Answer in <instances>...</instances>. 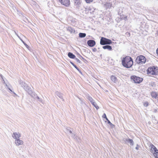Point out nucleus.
I'll list each match as a JSON object with an SVG mask.
<instances>
[{"mask_svg": "<svg viewBox=\"0 0 158 158\" xmlns=\"http://www.w3.org/2000/svg\"><path fill=\"white\" fill-rule=\"evenodd\" d=\"M133 59L130 56H126L123 58L122 60L123 65L126 68L131 67L133 65Z\"/></svg>", "mask_w": 158, "mask_h": 158, "instance_id": "obj_1", "label": "nucleus"}, {"mask_svg": "<svg viewBox=\"0 0 158 158\" xmlns=\"http://www.w3.org/2000/svg\"><path fill=\"white\" fill-rule=\"evenodd\" d=\"M146 61L145 57L142 55L137 56L135 60L136 63L139 65L143 64L146 63Z\"/></svg>", "mask_w": 158, "mask_h": 158, "instance_id": "obj_2", "label": "nucleus"}, {"mask_svg": "<svg viewBox=\"0 0 158 158\" xmlns=\"http://www.w3.org/2000/svg\"><path fill=\"white\" fill-rule=\"evenodd\" d=\"M147 72L149 75H157L158 74V68L155 66L150 67L147 70Z\"/></svg>", "mask_w": 158, "mask_h": 158, "instance_id": "obj_3", "label": "nucleus"}, {"mask_svg": "<svg viewBox=\"0 0 158 158\" xmlns=\"http://www.w3.org/2000/svg\"><path fill=\"white\" fill-rule=\"evenodd\" d=\"M150 147L151 148L150 149V152L153 153V151H154L153 153V155L155 158H158V150L152 144H150Z\"/></svg>", "mask_w": 158, "mask_h": 158, "instance_id": "obj_4", "label": "nucleus"}, {"mask_svg": "<svg viewBox=\"0 0 158 158\" xmlns=\"http://www.w3.org/2000/svg\"><path fill=\"white\" fill-rule=\"evenodd\" d=\"M131 79L135 83L138 84L141 83L143 81V78L135 75L131 76Z\"/></svg>", "mask_w": 158, "mask_h": 158, "instance_id": "obj_5", "label": "nucleus"}, {"mask_svg": "<svg viewBox=\"0 0 158 158\" xmlns=\"http://www.w3.org/2000/svg\"><path fill=\"white\" fill-rule=\"evenodd\" d=\"M112 43L111 40L109 39L104 37H102L100 40V43L102 45L108 44H110Z\"/></svg>", "mask_w": 158, "mask_h": 158, "instance_id": "obj_6", "label": "nucleus"}, {"mask_svg": "<svg viewBox=\"0 0 158 158\" xmlns=\"http://www.w3.org/2000/svg\"><path fill=\"white\" fill-rule=\"evenodd\" d=\"M96 44L95 41L93 40H89L87 41V44L90 47L94 46Z\"/></svg>", "mask_w": 158, "mask_h": 158, "instance_id": "obj_7", "label": "nucleus"}, {"mask_svg": "<svg viewBox=\"0 0 158 158\" xmlns=\"http://www.w3.org/2000/svg\"><path fill=\"white\" fill-rule=\"evenodd\" d=\"M63 5L68 6L70 5L69 1H59Z\"/></svg>", "mask_w": 158, "mask_h": 158, "instance_id": "obj_8", "label": "nucleus"}, {"mask_svg": "<svg viewBox=\"0 0 158 158\" xmlns=\"http://www.w3.org/2000/svg\"><path fill=\"white\" fill-rule=\"evenodd\" d=\"M15 143L17 145L19 146L20 145L23 144V142L22 140H20L19 139H17L15 140Z\"/></svg>", "mask_w": 158, "mask_h": 158, "instance_id": "obj_9", "label": "nucleus"}, {"mask_svg": "<svg viewBox=\"0 0 158 158\" xmlns=\"http://www.w3.org/2000/svg\"><path fill=\"white\" fill-rule=\"evenodd\" d=\"M151 95L152 97L153 98L156 99L158 98V94L156 92H152L151 93Z\"/></svg>", "mask_w": 158, "mask_h": 158, "instance_id": "obj_10", "label": "nucleus"}, {"mask_svg": "<svg viewBox=\"0 0 158 158\" xmlns=\"http://www.w3.org/2000/svg\"><path fill=\"white\" fill-rule=\"evenodd\" d=\"M12 136L14 138L17 139L20 137V135L19 133H14Z\"/></svg>", "mask_w": 158, "mask_h": 158, "instance_id": "obj_11", "label": "nucleus"}, {"mask_svg": "<svg viewBox=\"0 0 158 158\" xmlns=\"http://www.w3.org/2000/svg\"><path fill=\"white\" fill-rule=\"evenodd\" d=\"M110 79L114 83H116L118 80L117 77L114 75H112L111 76Z\"/></svg>", "mask_w": 158, "mask_h": 158, "instance_id": "obj_12", "label": "nucleus"}, {"mask_svg": "<svg viewBox=\"0 0 158 158\" xmlns=\"http://www.w3.org/2000/svg\"><path fill=\"white\" fill-rule=\"evenodd\" d=\"M67 30L71 33H74L75 31L72 27H69L67 28Z\"/></svg>", "mask_w": 158, "mask_h": 158, "instance_id": "obj_13", "label": "nucleus"}, {"mask_svg": "<svg viewBox=\"0 0 158 158\" xmlns=\"http://www.w3.org/2000/svg\"><path fill=\"white\" fill-rule=\"evenodd\" d=\"M102 48L104 49H107L110 51L112 49L111 47L108 45L103 46Z\"/></svg>", "mask_w": 158, "mask_h": 158, "instance_id": "obj_14", "label": "nucleus"}, {"mask_svg": "<svg viewBox=\"0 0 158 158\" xmlns=\"http://www.w3.org/2000/svg\"><path fill=\"white\" fill-rule=\"evenodd\" d=\"M68 56L72 59H74L75 58L76 56L75 55L73 54L72 53L69 52L68 54Z\"/></svg>", "mask_w": 158, "mask_h": 158, "instance_id": "obj_15", "label": "nucleus"}, {"mask_svg": "<svg viewBox=\"0 0 158 158\" xmlns=\"http://www.w3.org/2000/svg\"><path fill=\"white\" fill-rule=\"evenodd\" d=\"M91 103L92 105L96 108L97 109H98L99 108V107L96 104L95 102H93V101L91 102Z\"/></svg>", "mask_w": 158, "mask_h": 158, "instance_id": "obj_16", "label": "nucleus"}, {"mask_svg": "<svg viewBox=\"0 0 158 158\" xmlns=\"http://www.w3.org/2000/svg\"><path fill=\"white\" fill-rule=\"evenodd\" d=\"M86 34L84 33H80L79 34V36L81 38L85 37L86 36Z\"/></svg>", "mask_w": 158, "mask_h": 158, "instance_id": "obj_17", "label": "nucleus"}, {"mask_svg": "<svg viewBox=\"0 0 158 158\" xmlns=\"http://www.w3.org/2000/svg\"><path fill=\"white\" fill-rule=\"evenodd\" d=\"M71 64L76 69H77L78 71H79V69L74 64H73L72 62H70Z\"/></svg>", "mask_w": 158, "mask_h": 158, "instance_id": "obj_18", "label": "nucleus"}, {"mask_svg": "<svg viewBox=\"0 0 158 158\" xmlns=\"http://www.w3.org/2000/svg\"><path fill=\"white\" fill-rule=\"evenodd\" d=\"M127 141L128 142H130L131 144V145L133 144V141L132 139H128Z\"/></svg>", "mask_w": 158, "mask_h": 158, "instance_id": "obj_19", "label": "nucleus"}, {"mask_svg": "<svg viewBox=\"0 0 158 158\" xmlns=\"http://www.w3.org/2000/svg\"><path fill=\"white\" fill-rule=\"evenodd\" d=\"M148 102H145L144 103L143 105L145 107H147L148 106Z\"/></svg>", "mask_w": 158, "mask_h": 158, "instance_id": "obj_20", "label": "nucleus"}, {"mask_svg": "<svg viewBox=\"0 0 158 158\" xmlns=\"http://www.w3.org/2000/svg\"><path fill=\"white\" fill-rule=\"evenodd\" d=\"M102 118H106H106H107V117H106V114H105V113H104V114H103V115H102Z\"/></svg>", "mask_w": 158, "mask_h": 158, "instance_id": "obj_21", "label": "nucleus"}, {"mask_svg": "<svg viewBox=\"0 0 158 158\" xmlns=\"http://www.w3.org/2000/svg\"><path fill=\"white\" fill-rule=\"evenodd\" d=\"M106 119L107 121V122L108 124H109L110 125L112 124L111 123L110 121L108 120V119L107 118H106Z\"/></svg>", "mask_w": 158, "mask_h": 158, "instance_id": "obj_22", "label": "nucleus"}, {"mask_svg": "<svg viewBox=\"0 0 158 158\" xmlns=\"http://www.w3.org/2000/svg\"><path fill=\"white\" fill-rule=\"evenodd\" d=\"M23 43L27 48H28L29 47V46L27 44L25 43L24 42H23Z\"/></svg>", "mask_w": 158, "mask_h": 158, "instance_id": "obj_23", "label": "nucleus"}, {"mask_svg": "<svg viewBox=\"0 0 158 158\" xmlns=\"http://www.w3.org/2000/svg\"><path fill=\"white\" fill-rule=\"evenodd\" d=\"M76 60L77 61V62H78L79 63H81L80 60H79L78 59L76 58Z\"/></svg>", "mask_w": 158, "mask_h": 158, "instance_id": "obj_24", "label": "nucleus"}, {"mask_svg": "<svg viewBox=\"0 0 158 158\" xmlns=\"http://www.w3.org/2000/svg\"><path fill=\"white\" fill-rule=\"evenodd\" d=\"M92 1H86V2L87 3H90V2H91Z\"/></svg>", "mask_w": 158, "mask_h": 158, "instance_id": "obj_25", "label": "nucleus"}, {"mask_svg": "<svg viewBox=\"0 0 158 158\" xmlns=\"http://www.w3.org/2000/svg\"><path fill=\"white\" fill-rule=\"evenodd\" d=\"M156 52L157 55L158 56V48L157 49V50H156Z\"/></svg>", "mask_w": 158, "mask_h": 158, "instance_id": "obj_26", "label": "nucleus"}]
</instances>
